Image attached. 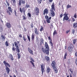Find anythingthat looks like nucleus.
I'll return each instance as SVG.
<instances>
[{
    "label": "nucleus",
    "instance_id": "f257e3e1",
    "mask_svg": "<svg viewBox=\"0 0 77 77\" xmlns=\"http://www.w3.org/2000/svg\"><path fill=\"white\" fill-rule=\"evenodd\" d=\"M45 48H44V47H42L41 48V51L44 53H46V54L49 55V51H50V48H49V46L48 45V44L46 42H45Z\"/></svg>",
    "mask_w": 77,
    "mask_h": 77
},
{
    "label": "nucleus",
    "instance_id": "f03ea898",
    "mask_svg": "<svg viewBox=\"0 0 77 77\" xmlns=\"http://www.w3.org/2000/svg\"><path fill=\"white\" fill-rule=\"evenodd\" d=\"M3 63H4L5 67H6L5 68V69L7 73L8 74H9V72H10L11 71V69H9V68L8 67H10L11 66H10L9 64L8 63L6 62V61H4Z\"/></svg>",
    "mask_w": 77,
    "mask_h": 77
},
{
    "label": "nucleus",
    "instance_id": "7ed1b4c3",
    "mask_svg": "<svg viewBox=\"0 0 77 77\" xmlns=\"http://www.w3.org/2000/svg\"><path fill=\"white\" fill-rule=\"evenodd\" d=\"M51 10H50V14L52 17H54V16L55 15V13L54 11H55V10L54 2L53 3L52 5H51Z\"/></svg>",
    "mask_w": 77,
    "mask_h": 77
},
{
    "label": "nucleus",
    "instance_id": "20e7f679",
    "mask_svg": "<svg viewBox=\"0 0 77 77\" xmlns=\"http://www.w3.org/2000/svg\"><path fill=\"white\" fill-rule=\"evenodd\" d=\"M51 66L52 67L55 72L56 74H57V73L58 72V70H57L56 68L57 67V65H56V62L53 61L51 63Z\"/></svg>",
    "mask_w": 77,
    "mask_h": 77
},
{
    "label": "nucleus",
    "instance_id": "39448f33",
    "mask_svg": "<svg viewBox=\"0 0 77 77\" xmlns=\"http://www.w3.org/2000/svg\"><path fill=\"white\" fill-rule=\"evenodd\" d=\"M17 43L16 42H14V45L17 48V50H16V51H17V52H18V53H19L20 51L19 47L18 45V44H20V42L17 41Z\"/></svg>",
    "mask_w": 77,
    "mask_h": 77
},
{
    "label": "nucleus",
    "instance_id": "423d86ee",
    "mask_svg": "<svg viewBox=\"0 0 77 77\" xmlns=\"http://www.w3.org/2000/svg\"><path fill=\"white\" fill-rule=\"evenodd\" d=\"M34 14L36 15H38L39 14V9L38 7H35L34 9Z\"/></svg>",
    "mask_w": 77,
    "mask_h": 77
},
{
    "label": "nucleus",
    "instance_id": "0eeeda50",
    "mask_svg": "<svg viewBox=\"0 0 77 77\" xmlns=\"http://www.w3.org/2000/svg\"><path fill=\"white\" fill-rule=\"evenodd\" d=\"M73 45L70 44V45L68 47V50L69 52H71L73 51Z\"/></svg>",
    "mask_w": 77,
    "mask_h": 77
},
{
    "label": "nucleus",
    "instance_id": "6e6552de",
    "mask_svg": "<svg viewBox=\"0 0 77 77\" xmlns=\"http://www.w3.org/2000/svg\"><path fill=\"white\" fill-rule=\"evenodd\" d=\"M63 15L64 16V17L63 18V21H68L69 20V17H68V14H66V12H65Z\"/></svg>",
    "mask_w": 77,
    "mask_h": 77
},
{
    "label": "nucleus",
    "instance_id": "1a4fd4ad",
    "mask_svg": "<svg viewBox=\"0 0 77 77\" xmlns=\"http://www.w3.org/2000/svg\"><path fill=\"white\" fill-rule=\"evenodd\" d=\"M25 3H26L25 0H19V6H21V4H22V5H23V6H24L25 5Z\"/></svg>",
    "mask_w": 77,
    "mask_h": 77
},
{
    "label": "nucleus",
    "instance_id": "9d476101",
    "mask_svg": "<svg viewBox=\"0 0 77 77\" xmlns=\"http://www.w3.org/2000/svg\"><path fill=\"white\" fill-rule=\"evenodd\" d=\"M41 68L42 73V75H43L44 74V72H45V70H44V68H45V66H44L43 64H42L41 65Z\"/></svg>",
    "mask_w": 77,
    "mask_h": 77
},
{
    "label": "nucleus",
    "instance_id": "9b49d317",
    "mask_svg": "<svg viewBox=\"0 0 77 77\" xmlns=\"http://www.w3.org/2000/svg\"><path fill=\"white\" fill-rule=\"evenodd\" d=\"M48 40H50L49 41V43L51 45V46L52 47H53V41H52V40L51 39V37L50 36H49L48 37Z\"/></svg>",
    "mask_w": 77,
    "mask_h": 77
},
{
    "label": "nucleus",
    "instance_id": "f8f14e48",
    "mask_svg": "<svg viewBox=\"0 0 77 77\" xmlns=\"http://www.w3.org/2000/svg\"><path fill=\"white\" fill-rule=\"evenodd\" d=\"M45 14L46 15L48 14V11L47 8L45 9L43 11V15H45Z\"/></svg>",
    "mask_w": 77,
    "mask_h": 77
},
{
    "label": "nucleus",
    "instance_id": "ddd939ff",
    "mask_svg": "<svg viewBox=\"0 0 77 77\" xmlns=\"http://www.w3.org/2000/svg\"><path fill=\"white\" fill-rule=\"evenodd\" d=\"M11 3L13 6H16V0H11Z\"/></svg>",
    "mask_w": 77,
    "mask_h": 77
},
{
    "label": "nucleus",
    "instance_id": "4468645a",
    "mask_svg": "<svg viewBox=\"0 0 77 77\" xmlns=\"http://www.w3.org/2000/svg\"><path fill=\"white\" fill-rule=\"evenodd\" d=\"M5 26L6 27H7L8 29H9L11 27V24L10 23H7L5 24Z\"/></svg>",
    "mask_w": 77,
    "mask_h": 77
},
{
    "label": "nucleus",
    "instance_id": "2eb2a0df",
    "mask_svg": "<svg viewBox=\"0 0 77 77\" xmlns=\"http://www.w3.org/2000/svg\"><path fill=\"white\" fill-rule=\"evenodd\" d=\"M28 51H29V53L30 54H32V55H33V51H32V49L29 48H28Z\"/></svg>",
    "mask_w": 77,
    "mask_h": 77
},
{
    "label": "nucleus",
    "instance_id": "dca6fc26",
    "mask_svg": "<svg viewBox=\"0 0 77 77\" xmlns=\"http://www.w3.org/2000/svg\"><path fill=\"white\" fill-rule=\"evenodd\" d=\"M46 72L47 73H49L51 71V68L49 67H47Z\"/></svg>",
    "mask_w": 77,
    "mask_h": 77
},
{
    "label": "nucleus",
    "instance_id": "f3484780",
    "mask_svg": "<svg viewBox=\"0 0 77 77\" xmlns=\"http://www.w3.org/2000/svg\"><path fill=\"white\" fill-rule=\"evenodd\" d=\"M35 34H36V35H38L39 34V32L38 31V29H37V28H35Z\"/></svg>",
    "mask_w": 77,
    "mask_h": 77
},
{
    "label": "nucleus",
    "instance_id": "a211bd4d",
    "mask_svg": "<svg viewBox=\"0 0 77 77\" xmlns=\"http://www.w3.org/2000/svg\"><path fill=\"white\" fill-rule=\"evenodd\" d=\"M45 60L47 61V62H50V60L49 57L46 56L45 57Z\"/></svg>",
    "mask_w": 77,
    "mask_h": 77
},
{
    "label": "nucleus",
    "instance_id": "6ab92c4d",
    "mask_svg": "<svg viewBox=\"0 0 77 77\" xmlns=\"http://www.w3.org/2000/svg\"><path fill=\"white\" fill-rule=\"evenodd\" d=\"M73 27L75 29V28H77V23H73Z\"/></svg>",
    "mask_w": 77,
    "mask_h": 77
},
{
    "label": "nucleus",
    "instance_id": "aec40b11",
    "mask_svg": "<svg viewBox=\"0 0 77 77\" xmlns=\"http://www.w3.org/2000/svg\"><path fill=\"white\" fill-rule=\"evenodd\" d=\"M22 12H23L25 16H26V10L24 7L23 8H22Z\"/></svg>",
    "mask_w": 77,
    "mask_h": 77
},
{
    "label": "nucleus",
    "instance_id": "412c9836",
    "mask_svg": "<svg viewBox=\"0 0 77 77\" xmlns=\"http://www.w3.org/2000/svg\"><path fill=\"white\" fill-rule=\"evenodd\" d=\"M35 39V35L33 34V33H32L31 36V40L32 41H34Z\"/></svg>",
    "mask_w": 77,
    "mask_h": 77
},
{
    "label": "nucleus",
    "instance_id": "4be33fe9",
    "mask_svg": "<svg viewBox=\"0 0 77 77\" xmlns=\"http://www.w3.org/2000/svg\"><path fill=\"white\" fill-rule=\"evenodd\" d=\"M9 57H10L11 58V60H14V58H13L12 55L11 54L9 55Z\"/></svg>",
    "mask_w": 77,
    "mask_h": 77
},
{
    "label": "nucleus",
    "instance_id": "5701e85b",
    "mask_svg": "<svg viewBox=\"0 0 77 77\" xmlns=\"http://www.w3.org/2000/svg\"><path fill=\"white\" fill-rule=\"evenodd\" d=\"M8 9L10 12H11V13H12V8H11V7H8Z\"/></svg>",
    "mask_w": 77,
    "mask_h": 77
},
{
    "label": "nucleus",
    "instance_id": "b1692460",
    "mask_svg": "<svg viewBox=\"0 0 77 77\" xmlns=\"http://www.w3.org/2000/svg\"><path fill=\"white\" fill-rule=\"evenodd\" d=\"M12 50L13 51H15V45H14V44H13Z\"/></svg>",
    "mask_w": 77,
    "mask_h": 77
},
{
    "label": "nucleus",
    "instance_id": "393cba45",
    "mask_svg": "<svg viewBox=\"0 0 77 77\" xmlns=\"http://www.w3.org/2000/svg\"><path fill=\"white\" fill-rule=\"evenodd\" d=\"M1 38L2 40H3V41H5V37L4 35H2Z\"/></svg>",
    "mask_w": 77,
    "mask_h": 77
},
{
    "label": "nucleus",
    "instance_id": "a878e982",
    "mask_svg": "<svg viewBox=\"0 0 77 77\" xmlns=\"http://www.w3.org/2000/svg\"><path fill=\"white\" fill-rule=\"evenodd\" d=\"M40 44H43V42H44V40L43 38L40 39Z\"/></svg>",
    "mask_w": 77,
    "mask_h": 77
},
{
    "label": "nucleus",
    "instance_id": "bb28decb",
    "mask_svg": "<svg viewBox=\"0 0 77 77\" xmlns=\"http://www.w3.org/2000/svg\"><path fill=\"white\" fill-rule=\"evenodd\" d=\"M57 31H56V30H55L54 31L53 33V36H54V35H57Z\"/></svg>",
    "mask_w": 77,
    "mask_h": 77
},
{
    "label": "nucleus",
    "instance_id": "cd10ccee",
    "mask_svg": "<svg viewBox=\"0 0 77 77\" xmlns=\"http://www.w3.org/2000/svg\"><path fill=\"white\" fill-rule=\"evenodd\" d=\"M67 56V53H66L65 54H64V59H66V56Z\"/></svg>",
    "mask_w": 77,
    "mask_h": 77
},
{
    "label": "nucleus",
    "instance_id": "c85d7f7f",
    "mask_svg": "<svg viewBox=\"0 0 77 77\" xmlns=\"http://www.w3.org/2000/svg\"><path fill=\"white\" fill-rule=\"evenodd\" d=\"M69 70L70 71L71 74H73V70L71 69H69Z\"/></svg>",
    "mask_w": 77,
    "mask_h": 77
},
{
    "label": "nucleus",
    "instance_id": "c756f323",
    "mask_svg": "<svg viewBox=\"0 0 77 77\" xmlns=\"http://www.w3.org/2000/svg\"><path fill=\"white\" fill-rule=\"evenodd\" d=\"M5 45L6 47H8V46H9V44H8V41H7L5 42Z\"/></svg>",
    "mask_w": 77,
    "mask_h": 77
},
{
    "label": "nucleus",
    "instance_id": "7c9ffc66",
    "mask_svg": "<svg viewBox=\"0 0 77 77\" xmlns=\"http://www.w3.org/2000/svg\"><path fill=\"white\" fill-rule=\"evenodd\" d=\"M30 63L32 65V66H33V67L35 68V65L34 64V63L32 62V61H30Z\"/></svg>",
    "mask_w": 77,
    "mask_h": 77
},
{
    "label": "nucleus",
    "instance_id": "2f4dec72",
    "mask_svg": "<svg viewBox=\"0 0 77 77\" xmlns=\"http://www.w3.org/2000/svg\"><path fill=\"white\" fill-rule=\"evenodd\" d=\"M27 37L28 39L29 42H30V36L27 35Z\"/></svg>",
    "mask_w": 77,
    "mask_h": 77
},
{
    "label": "nucleus",
    "instance_id": "473e14b6",
    "mask_svg": "<svg viewBox=\"0 0 77 77\" xmlns=\"http://www.w3.org/2000/svg\"><path fill=\"white\" fill-rule=\"evenodd\" d=\"M46 21L47 23H50V20L48 19H47L46 20Z\"/></svg>",
    "mask_w": 77,
    "mask_h": 77
},
{
    "label": "nucleus",
    "instance_id": "72a5a7b5",
    "mask_svg": "<svg viewBox=\"0 0 77 77\" xmlns=\"http://www.w3.org/2000/svg\"><path fill=\"white\" fill-rule=\"evenodd\" d=\"M17 56L18 59H20L21 57V55L19 54H17Z\"/></svg>",
    "mask_w": 77,
    "mask_h": 77
},
{
    "label": "nucleus",
    "instance_id": "f704fd0d",
    "mask_svg": "<svg viewBox=\"0 0 77 77\" xmlns=\"http://www.w3.org/2000/svg\"><path fill=\"white\" fill-rule=\"evenodd\" d=\"M44 30V28H43V27L42 26H41V29H40V32H42Z\"/></svg>",
    "mask_w": 77,
    "mask_h": 77
},
{
    "label": "nucleus",
    "instance_id": "c9c22d12",
    "mask_svg": "<svg viewBox=\"0 0 77 77\" xmlns=\"http://www.w3.org/2000/svg\"><path fill=\"white\" fill-rule=\"evenodd\" d=\"M71 8V6L68 4L67 5V8L68 9V8Z\"/></svg>",
    "mask_w": 77,
    "mask_h": 77
},
{
    "label": "nucleus",
    "instance_id": "e433bc0d",
    "mask_svg": "<svg viewBox=\"0 0 77 77\" xmlns=\"http://www.w3.org/2000/svg\"><path fill=\"white\" fill-rule=\"evenodd\" d=\"M30 8V5H29L26 4V6H25V8Z\"/></svg>",
    "mask_w": 77,
    "mask_h": 77
},
{
    "label": "nucleus",
    "instance_id": "4c0bfd02",
    "mask_svg": "<svg viewBox=\"0 0 77 77\" xmlns=\"http://www.w3.org/2000/svg\"><path fill=\"white\" fill-rule=\"evenodd\" d=\"M76 41H77V39H74L73 41V44H75V42H76Z\"/></svg>",
    "mask_w": 77,
    "mask_h": 77
},
{
    "label": "nucleus",
    "instance_id": "58836bf2",
    "mask_svg": "<svg viewBox=\"0 0 77 77\" xmlns=\"http://www.w3.org/2000/svg\"><path fill=\"white\" fill-rule=\"evenodd\" d=\"M38 2L39 3V4H40V3H41V2H42V0H37Z\"/></svg>",
    "mask_w": 77,
    "mask_h": 77
},
{
    "label": "nucleus",
    "instance_id": "ea45409f",
    "mask_svg": "<svg viewBox=\"0 0 77 77\" xmlns=\"http://www.w3.org/2000/svg\"><path fill=\"white\" fill-rule=\"evenodd\" d=\"M6 3L7 5V6H9V3L8 2V1H7V0H6Z\"/></svg>",
    "mask_w": 77,
    "mask_h": 77
},
{
    "label": "nucleus",
    "instance_id": "a19ab883",
    "mask_svg": "<svg viewBox=\"0 0 77 77\" xmlns=\"http://www.w3.org/2000/svg\"><path fill=\"white\" fill-rule=\"evenodd\" d=\"M23 10H22V8H21L20 7V11L21 13H23Z\"/></svg>",
    "mask_w": 77,
    "mask_h": 77
},
{
    "label": "nucleus",
    "instance_id": "79ce46f5",
    "mask_svg": "<svg viewBox=\"0 0 77 77\" xmlns=\"http://www.w3.org/2000/svg\"><path fill=\"white\" fill-rule=\"evenodd\" d=\"M45 17L46 19H48V16H47V14L46 15V16H45Z\"/></svg>",
    "mask_w": 77,
    "mask_h": 77
},
{
    "label": "nucleus",
    "instance_id": "37998d69",
    "mask_svg": "<svg viewBox=\"0 0 77 77\" xmlns=\"http://www.w3.org/2000/svg\"><path fill=\"white\" fill-rule=\"evenodd\" d=\"M23 39L24 41H26V38H25V37H24V36H23Z\"/></svg>",
    "mask_w": 77,
    "mask_h": 77
},
{
    "label": "nucleus",
    "instance_id": "c03bdc74",
    "mask_svg": "<svg viewBox=\"0 0 77 77\" xmlns=\"http://www.w3.org/2000/svg\"><path fill=\"white\" fill-rule=\"evenodd\" d=\"M28 16L29 17H31V14H30V13H28Z\"/></svg>",
    "mask_w": 77,
    "mask_h": 77
},
{
    "label": "nucleus",
    "instance_id": "a18cd8bd",
    "mask_svg": "<svg viewBox=\"0 0 77 77\" xmlns=\"http://www.w3.org/2000/svg\"><path fill=\"white\" fill-rule=\"evenodd\" d=\"M23 20H26V17L24 15L23 16Z\"/></svg>",
    "mask_w": 77,
    "mask_h": 77
},
{
    "label": "nucleus",
    "instance_id": "49530a36",
    "mask_svg": "<svg viewBox=\"0 0 77 77\" xmlns=\"http://www.w3.org/2000/svg\"><path fill=\"white\" fill-rule=\"evenodd\" d=\"M70 31V30H67L66 31V33H69V32Z\"/></svg>",
    "mask_w": 77,
    "mask_h": 77
},
{
    "label": "nucleus",
    "instance_id": "de8ad7c7",
    "mask_svg": "<svg viewBox=\"0 0 77 77\" xmlns=\"http://www.w3.org/2000/svg\"><path fill=\"white\" fill-rule=\"evenodd\" d=\"M31 27L32 29L33 28V23H31Z\"/></svg>",
    "mask_w": 77,
    "mask_h": 77
},
{
    "label": "nucleus",
    "instance_id": "09e8293b",
    "mask_svg": "<svg viewBox=\"0 0 77 77\" xmlns=\"http://www.w3.org/2000/svg\"><path fill=\"white\" fill-rule=\"evenodd\" d=\"M72 33L73 34H74V33H75V30H74V29H72Z\"/></svg>",
    "mask_w": 77,
    "mask_h": 77
},
{
    "label": "nucleus",
    "instance_id": "8fccbe9b",
    "mask_svg": "<svg viewBox=\"0 0 77 77\" xmlns=\"http://www.w3.org/2000/svg\"><path fill=\"white\" fill-rule=\"evenodd\" d=\"M30 60H31L32 61V62H35V60H33V58H31L30 59Z\"/></svg>",
    "mask_w": 77,
    "mask_h": 77
},
{
    "label": "nucleus",
    "instance_id": "3c124183",
    "mask_svg": "<svg viewBox=\"0 0 77 77\" xmlns=\"http://www.w3.org/2000/svg\"><path fill=\"white\" fill-rule=\"evenodd\" d=\"M74 17L75 18H77V15H76V13H75V15H74Z\"/></svg>",
    "mask_w": 77,
    "mask_h": 77
},
{
    "label": "nucleus",
    "instance_id": "603ef678",
    "mask_svg": "<svg viewBox=\"0 0 77 77\" xmlns=\"http://www.w3.org/2000/svg\"><path fill=\"white\" fill-rule=\"evenodd\" d=\"M63 14H61L60 15V18H62V17H63Z\"/></svg>",
    "mask_w": 77,
    "mask_h": 77
},
{
    "label": "nucleus",
    "instance_id": "864d4df0",
    "mask_svg": "<svg viewBox=\"0 0 77 77\" xmlns=\"http://www.w3.org/2000/svg\"><path fill=\"white\" fill-rule=\"evenodd\" d=\"M75 21V20L74 19V18H72V21L73 22H74V21Z\"/></svg>",
    "mask_w": 77,
    "mask_h": 77
},
{
    "label": "nucleus",
    "instance_id": "5fc2aeb1",
    "mask_svg": "<svg viewBox=\"0 0 77 77\" xmlns=\"http://www.w3.org/2000/svg\"><path fill=\"white\" fill-rule=\"evenodd\" d=\"M49 1L50 3H52V2H53V0H49Z\"/></svg>",
    "mask_w": 77,
    "mask_h": 77
},
{
    "label": "nucleus",
    "instance_id": "6e6d98bb",
    "mask_svg": "<svg viewBox=\"0 0 77 77\" xmlns=\"http://www.w3.org/2000/svg\"><path fill=\"white\" fill-rule=\"evenodd\" d=\"M19 37L20 38H22L23 37V36H22V35L21 34H20L19 35Z\"/></svg>",
    "mask_w": 77,
    "mask_h": 77
},
{
    "label": "nucleus",
    "instance_id": "4d7b16f0",
    "mask_svg": "<svg viewBox=\"0 0 77 77\" xmlns=\"http://www.w3.org/2000/svg\"><path fill=\"white\" fill-rule=\"evenodd\" d=\"M75 57H77V52H76L75 54Z\"/></svg>",
    "mask_w": 77,
    "mask_h": 77
},
{
    "label": "nucleus",
    "instance_id": "13d9d810",
    "mask_svg": "<svg viewBox=\"0 0 77 77\" xmlns=\"http://www.w3.org/2000/svg\"><path fill=\"white\" fill-rule=\"evenodd\" d=\"M75 63L77 66V58L75 60Z\"/></svg>",
    "mask_w": 77,
    "mask_h": 77
},
{
    "label": "nucleus",
    "instance_id": "bf43d9fd",
    "mask_svg": "<svg viewBox=\"0 0 77 77\" xmlns=\"http://www.w3.org/2000/svg\"><path fill=\"white\" fill-rule=\"evenodd\" d=\"M48 19H49L50 20V19H51V17H49V18Z\"/></svg>",
    "mask_w": 77,
    "mask_h": 77
},
{
    "label": "nucleus",
    "instance_id": "052dcab7",
    "mask_svg": "<svg viewBox=\"0 0 77 77\" xmlns=\"http://www.w3.org/2000/svg\"><path fill=\"white\" fill-rule=\"evenodd\" d=\"M15 16H17V13H16V11H15Z\"/></svg>",
    "mask_w": 77,
    "mask_h": 77
},
{
    "label": "nucleus",
    "instance_id": "680f3d73",
    "mask_svg": "<svg viewBox=\"0 0 77 77\" xmlns=\"http://www.w3.org/2000/svg\"><path fill=\"white\" fill-rule=\"evenodd\" d=\"M0 30H3V28L2 27H0Z\"/></svg>",
    "mask_w": 77,
    "mask_h": 77
},
{
    "label": "nucleus",
    "instance_id": "e2e57ef3",
    "mask_svg": "<svg viewBox=\"0 0 77 77\" xmlns=\"http://www.w3.org/2000/svg\"><path fill=\"white\" fill-rule=\"evenodd\" d=\"M4 4L6 6H7V5H6V3H5Z\"/></svg>",
    "mask_w": 77,
    "mask_h": 77
},
{
    "label": "nucleus",
    "instance_id": "0e129e2a",
    "mask_svg": "<svg viewBox=\"0 0 77 77\" xmlns=\"http://www.w3.org/2000/svg\"><path fill=\"white\" fill-rule=\"evenodd\" d=\"M59 5H61V3L60 2H59Z\"/></svg>",
    "mask_w": 77,
    "mask_h": 77
},
{
    "label": "nucleus",
    "instance_id": "69168bd1",
    "mask_svg": "<svg viewBox=\"0 0 77 77\" xmlns=\"http://www.w3.org/2000/svg\"><path fill=\"white\" fill-rule=\"evenodd\" d=\"M70 77H72V75H71V74H70Z\"/></svg>",
    "mask_w": 77,
    "mask_h": 77
},
{
    "label": "nucleus",
    "instance_id": "338daca9",
    "mask_svg": "<svg viewBox=\"0 0 77 77\" xmlns=\"http://www.w3.org/2000/svg\"><path fill=\"white\" fill-rule=\"evenodd\" d=\"M68 22H69V23L70 22V20H68Z\"/></svg>",
    "mask_w": 77,
    "mask_h": 77
},
{
    "label": "nucleus",
    "instance_id": "774afa93",
    "mask_svg": "<svg viewBox=\"0 0 77 77\" xmlns=\"http://www.w3.org/2000/svg\"><path fill=\"white\" fill-rule=\"evenodd\" d=\"M65 49H66V46H65Z\"/></svg>",
    "mask_w": 77,
    "mask_h": 77
}]
</instances>
